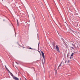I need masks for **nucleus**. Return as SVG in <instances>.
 I'll return each mask as SVG.
<instances>
[{
    "instance_id": "8",
    "label": "nucleus",
    "mask_w": 80,
    "mask_h": 80,
    "mask_svg": "<svg viewBox=\"0 0 80 80\" xmlns=\"http://www.w3.org/2000/svg\"><path fill=\"white\" fill-rule=\"evenodd\" d=\"M70 61L69 60H68V63H70Z\"/></svg>"
},
{
    "instance_id": "1",
    "label": "nucleus",
    "mask_w": 80,
    "mask_h": 80,
    "mask_svg": "<svg viewBox=\"0 0 80 80\" xmlns=\"http://www.w3.org/2000/svg\"><path fill=\"white\" fill-rule=\"evenodd\" d=\"M56 49L57 50V52H60V49H59V47L58 46V45H56L55 46Z\"/></svg>"
},
{
    "instance_id": "19",
    "label": "nucleus",
    "mask_w": 80,
    "mask_h": 80,
    "mask_svg": "<svg viewBox=\"0 0 80 80\" xmlns=\"http://www.w3.org/2000/svg\"><path fill=\"white\" fill-rule=\"evenodd\" d=\"M15 34H16V33H15Z\"/></svg>"
},
{
    "instance_id": "5",
    "label": "nucleus",
    "mask_w": 80,
    "mask_h": 80,
    "mask_svg": "<svg viewBox=\"0 0 80 80\" xmlns=\"http://www.w3.org/2000/svg\"><path fill=\"white\" fill-rule=\"evenodd\" d=\"M73 55H74V53H72V54L71 55V57H72V56H73Z\"/></svg>"
},
{
    "instance_id": "11",
    "label": "nucleus",
    "mask_w": 80,
    "mask_h": 80,
    "mask_svg": "<svg viewBox=\"0 0 80 80\" xmlns=\"http://www.w3.org/2000/svg\"><path fill=\"white\" fill-rule=\"evenodd\" d=\"M29 49H31V50H33V49L31 48H29Z\"/></svg>"
},
{
    "instance_id": "4",
    "label": "nucleus",
    "mask_w": 80,
    "mask_h": 80,
    "mask_svg": "<svg viewBox=\"0 0 80 80\" xmlns=\"http://www.w3.org/2000/svg\"><path fill=\"white\" fill-rule=\"evenodd\" d=\"M62 64V62H61V64L59 65V66L58 67V70H59V68H60V67L61 66Z\"/></svg>"
},
{
    "instance_id": "20",
    "label": "nucleus",
    "mask_w": 80,
    "mask_h": 80,
    "mask_svg": "<svg viewBox=\"0 0 80 80\" xmlns=\"http://www.w3.org/2000/svg\"><path fill=\"white\" fill-rule=\"evenodd\" d=\"M59 1H60V0H59Z\"/></svg>"
},
{
    "instance_id": "13",
    "label": "nucleus",
    "mask_w": 80,
    "mask_h": 80,
    "mask_svg": "<svg viewBox=\"0 0 80 80\" xmlns=\"http://www.w3.org/2000/svg\"><path fill=\"white\" fill-rule=\"evenodd\" d=\"M16 63H17L18 65V63H17V62H16Z\"/></svg>"
},
{
    "instance_id": "9",
    "label": "nucleus",
    "mask_w": 80,
    "mask_h": 80,
    "mask_svg": "<svg viewBox=\"0 0 80 80\" xmlns=\"http://www.w3.org/2000/svg\"><path fill=\"white\" fill-rule=\"evenodd\" d=\"M39 43H38V49L39 48Z\"/></svg>"
},
{
    "instance_id": "12",
    "label": "nucleus",
    "mask_w": 80,
    "mask_h": 80,
    "mask_svg": "<svg viewBox=\"0 0 80 80\" xmlns=\"http://www.w3.org/2000/svg\"><path fill=\"white\" fill-rule=\"evenodd\" d=\"M68 54L67 55V58H68Z\"/></svg>"
},
{
    "instance_id": "3",
    "label": "nucleus",
    "mask_w": 80,
    "mask_h": 80,
    "mask_svg": "<svg viewBox=\"0 0 80 80\" xmlns=\"http://www.w3.org/2000/svg\"><path fill=\"white\" fill-rule=\"evenodd\" d=\"M13 79H14V80H19V79H18V78L15 77V76H13Z\"/></svg>"
},
{
    "instance_id": "7",
    "label": "nucleus",
    "mask_w": 80,
    "mask_h": 80,
    "mask_svg": "<svg viewBox=\"0 0 80 80\" xmlns=\"http://www.w3.org/2000/svg\"><path fill=\"white\" fill-rule=\"evenodd\" d=\"M17 25H18V20L17 19Z\"/></svg>"
},
{
    "instance_id": "2",
    "label": "nucleus",
    "mask_w": 80,
    "mask_h": 80,
    "mask_svg": "<svg viewBox=\"0 0 80 80\" xmlns=\"http://www.w3.org/2000/svg\"><path fill=\"white\" fill-rule=\"evenodd\" d=\"M41 53L42 55V57L43 58L44 60H45V55H44V53L42 52V51L41 52Z\"/></svg>"
},
{
    "instance_id": "16",
    "label": "nucleus",
    "mask_w": 80,
    "mask_h": 80,
    "mask_svg": "<svg viewBox=\"0 0 80 80\" xmlns=\"http://www.w3.org/2000/svg\"><path fill=\"white\" fill-rule=\"evenodd\" d=\"M25 80H27V79H26L25 78Z\"/></svg>"
},
{
    "instance_id": "18",
    "label": "nucleus",
    "mask_w": 80,
    "mask_h": 80,
    "mask_svg": "<svg viewBox=\"0 0 80 80\" xmlns=\"http://www.w3.org/2000/svg\"><path fill=\"white\" fill-rule=\"evenodd\" d=\"M62 65H63V63H62Z\"/></svg>"
},
{
    "instance_id": "10",
    "label": "nucleus",
    "mask_w": 80,
    "mask_h": 80,
    "mask_svg": "<svg viewBox=\"0 0 80 80\" xmlns=\"http://www.w3.org/2000/svg\"><path fill=\"white\" fill-rule=\"evenodd\" d=\"M65 65H67V64H66V63H67V61H65Z\"/></svg>"
},
{
    "instance_id": "17",
    "label": "nucleus",
    "mask_w": 80,
    "mask_h": 80,
    "mask_svg": "<svg viewBox=\"0 0 80 80\" xmlns=\"http://www.w3.org/2000/svg\"><path fill=\"white\" fill-rule=\"evenodd\" d=\"M72 45L73 46H74V45H73V44H72Z\"/></svg>"
},
{
    "instance_id": "6",
    "label": "nucleus",
    "mask_w": 80,
    "mask_h": 80,
    "mask_svg": "<svg viewBox=\"0 0 80 80\" xmlns=\"http://www.w3.org/2000/svg\"><path fill=\"white\" fill-rule=\"evenodd\" d=\"M10 74H11V75L12 76V77H14V76H13V74L12 73H10Z\"/></svg>"
},
{
    "instance_id": "14",
    "label": "nucleus",
    "mask_w": 80,
    "mask_h": 80,
    "mask_svg": "<svg viewBox=\"0 0 80 80\" xmlns=\"http://www.w3.org/2000/svg\"><path fill=\"white\" fill-rule=\"evenodd\" d=\"M19 80H22V79L21 78H20Z\"/></svg>"
},
{
    "instance_id": "15",
    "label": "nucleus",
    "mask_w": 80,
    "mask_h": 80,
    "mask_svg": "<svg viewBox=\"0 0 80 80\" xmlns=\"http://www.w3.org/2000/svg\"><path fill=\"white\" fill-rule=\"evenodd\" d=\"M5 68H7V67L6 66V65H5Z\"/></svg>"
}]
</instances>
